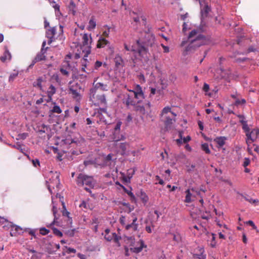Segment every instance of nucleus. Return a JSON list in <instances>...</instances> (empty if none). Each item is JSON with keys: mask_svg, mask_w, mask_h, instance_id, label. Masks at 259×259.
<instances>
[{"mask_svg": "<svg viewBox=\"0 0 259 259\" xmlns=\"http://www.w3.org/2000/svg\"><path fill=\"white\" fill-rule=\"evenodd\" d=\"M208 40L199 30H192L188 37L189 44L185 49L184 55L189 52H192L200 46L206 45Z\"/></svg>", "mask_w": 259, "mask_h": 259, "instance_id": "obj_1", "label": "nucleus"}, {"mask_svg": "<svg viewBox=\"0 0 259 259\" xmlns=\"http://www.w3.org/2000/svg\"><path fill=\"white\" fill-rule=\"evenodd\" d=\"M151 29V28L148 27L146 30L141 32L139 39L137 40L140 54L146 52L148 47H152L155 45V36Z\"/></svg>", "mask_w": 259, "mask_h": 259, "instance_id": "obj_2", "label": "nucleus"}, {"mask_svg": "<svg viewBox=\"0 0 259 259\" xmlns=\"http://www.w3.org/2000/svg\"><path fill=\"white\" fill-rule=\"evenodd\" d=\"M95 181L92 176H89L83 174H80L76 179V183L79 186H85L84 189L87 192H91V188L94 187Z\"/></svg>", "mask_w": 259, "mask_h": 259, "instance_id": "obj_3", "label": "nucleus"}, {"mask_svg": "<svg viewBox=\"0 0 259 259\" xmlns=\"http://www.w3.org/2000/svg\"><path fill=\"white\" fill-rule=\"evenodd\" d=\"M90 99L93 101L95 102V104H97L98 105H106V100L105 96L103 94H99L97 92L96 89H92L90 90Z\"/></svg>", "mask_w": 259, "mask_h": 259, "instance_id": "obj_4", "label": "nucleus"}, {"mask_svg": "<svg viewBox=\"0 0 259 259\" xmlns=\"http://www.w3.org/2000/svg\"><path fill=\"white\" fill-rule=\"evenodd\" d=\"M92 38L91 34L84 33L82 36L81 49L85 52L84 57H87L91 52V42Z\"/></svg>", "mask_w": 259, "mask_h": 259, "instance_id": "obj_5", "label": "nucleus"}, {"mask_svg": "<svg viewBox=\"0 0 259 259\" xmlns=\"http://www.w3.org/2000/svg\"><path fill=\"white\" fill-rule=\"evenodd\" d=\"M46 45V42L45 41H44L42 42V48L40 50V51L37 54L36 56L33 60L32 63L30 65V66H33L36 62L46 60V56L45 54L46 53L47 49L49 48L48 47L45 48Z\"/></svg>", "mask_w": 259, "mask_h": 259, "instance_id": "obj_6", "label": "nucleus"}, {"mask_svg": "<svg viewBox=\"0 0 259 259\" xmlns=\"http://www.w3.org/2000/svg\"><path fill=\"white\" fill-rule=\"evenodd\" d=\"M60 185V179L59 175L56 172L53 174L51 179H50L48 187L49 191L52 193L53 190L58 189Z\"/></svg>", "mask_w": 259, "mask_h": 259, "instance_id": "obj_7", "label": "nucleus"}, {"mask_svg": "<svg viewBox=\"0 0 259 259\" xmlns=\"http://www.w3.org/2000/svg\"><path fill=\"white\" fill-rule=\"evenodd\" d=\"M128 91L134 95L135 98L138 100L137 103H140L145 98L142 87L139 84H137L134 90H128Z\"/></svg>", "mask_w": 259, "mask_h": 259, "instance_id": "obj_8", "label": "nucleus"}, {"mask_svg": "<svg viewBox=\"0 0 259 259\" xmlns=\"http://www.w3.org/2000/svg\"><path fill=\"white\" fill-rule=\"evenodd\" d=\"M135 99H136L135 98L134 95L130 92V93H125L124 95L122 102L127 107H129L130 106H135L136 104Z\"/></svg>", "mask_w": 259, "mask_h": 259, "instance_id": "obj_9", "label": "nucleus"}, {"mask_svg": "<svg viewBox=\"0 0 259 259\" xmlns=\"http://www.w3.org/2000/svg\"><path fill=\"white\" fill-rule=\"evenodd\" d=\"M246 143L248 145L254 142L259 136V129L254 128L250 131L249 133L246 135Z\"/></svg>", "mask_w": 259, "mask_h": 259, "instance_id": "obj_10", "label": "nucleus"}, {"mask_svg": "<svg viewBox=\"0 0 259 259\" xmlns=\"http://www.w3.org/2000/svg\"><path fill=\"white\" fill-rule=\"evenodd\" d=\"M81 90V87L78 83L71 85L69 87V91L73 97L76 99H80V92Z\"/></svg>", "mask_w": 259, "mask_h": 259, "instance_id": "obj_11", "label": "nucleus"}, {"mask_svg": "<svg viewBox=\"0 0 259 259\" xmlns=\"http://www.w3.org/2000/svg\"><path fill=\"white\" fill-rule=\"evenodd\" d=\"M131 215L132 218V223L127 224L125 226V229L127 231L131 230L136 231L138 230V224L137 223L138 219L134 213H132Z\"/></svg>", "mask_w": 259, "mask_h": 259, "instance_id": "obj_12", "label": "nucleus"}, {"mask_svg": "<svg viewBox=\"0 0 259 259\" xmlns=\"http://www.w3.org/2000/svg\"><path fill=\"white\" fill-rule=\"evenodd\" d=\"M104 238L108 241L113 240L115 243L118 242L119 240V238L117 234L115 233L110 234V230L108 229L105 231Z\"/></svg>", "mask_w": 259, "mask_h": 259, "instance_id": "obj_13", "label": "nucleus"}, {"mask_svg": "<svg viewBox=\"0 0 259 259\" xmlns=\"http://www.w3.org/2000/svg\"><path fill=\"white\" fill-rule=\"evenodd\" d=\"M70 65L68 61H65L64 64L62 65L60 69V71L63 75L68 76L69 75V70Z\"/></svg>", "mask_w": 259, "mask_h": 259, "instance_id": "obj_14", "label": "nucleus"}, {"mask_svg": "<svg viewBox=\"0 0 259 259\" xmlns=\"http://www.w3.org/2000/svg\"><path fill=\"white\" fill-rule=\"evenodd\" d=\"M144 242L143 240H140V241L137 242V245L136 247H131L130 250L134 253H138L140 252L144 247H146Z\"/></svg>", "mask_w": 259, "mask_h": 259, "instance_id": "obj_15", "label": "nucleus"}, {"mask_svg": "<svg viewBox=\"0 0 259 259\" xmlns=\"http://www.w3.org/2000/svg\"><path fill=\"white\" fill-rule=\"evenodd\" d=\"M56 29L55 27H51L46 32V36L49 38L48 44H50L53 41V38L56 34Z\"/></svg>", "mask_w": 259, "mask_h": 259, "instance_id": "obj_16", "label": "nucleus"}, {"mask_svg": "<svg viewBox=\"0 0 259 259\" xmlns=\"http://www.w3.org/2000/svg\"><path fill=\"white\" fill-rule=\"evenodd\" d=\"M110 42L107 39L102 36H100L97 41V48L99 49L103 48L106 46H108Z\"/></svg>", "mask_w": 259, "mask_h": 259, "instance_id": "obj_17", "label": "nucleus"}, {"mask_svg": "<svg viewBox=\"0 0 259 259\" xmlns=\"http://www.w3.org/2000/svg\"><path fill=\"white\" fill-rule=\"evenodd\" d=\"M227 139L225 137H218L214 139V142L217 144L218 148H221L225 144Z\"/></svg>", "mask_w": 259, "mask_h": 259, "instance_id": "obj_18", "label": "nucleus"}, {"mask_svg": "<svg viewBox=\"0 0 259 259\" xmlns=\"http://www.w3.org/2000/svg\"><path fill=\"white\" fill-rule=\"evenodd\" d=\"M176 121L175 117L174 116L173 118H171L169 116L165 117V119L164 121V125L165 128L167 130L170 128L172 125V124Z\"/></svg>", "mask_w": 259, "mask_h": 259, "instance_id": "obj_19", "label": "nucleus"}, {"mask_svg": "<svg viewBox=\"0 0 259 259\" xmlns=\"http://www.w3.org/2000/svg\"><path fill=\"white\" fill-rule=\"evenodd\" d=\"M135 174V170L133 169H129L127 170L126 175L125 176H123V180L128 183L130 182V180L131 178L133 177V175Z\"/></svg>", "mask_w": 259, "mask_h": 259, "instance_id": "obj_20", "label": "nucleus"}, {"mask_svg": "<svg viewBox=\"0 0 259 259\" xmlns=\"http://www.w3.org/2000/svg\"><path fill=\"white\" fill-rule=\"evenodd\" d=\"M114 60L115 64V66L117 68H119L123 66V61L122 57L119 55H116Z\"/></svg>", "mask_w": 259, "mask_h": 259, "instance_id": "obj_21", "label": "nucleus"}, {"mask_svg": "<svg viewBox=\"0 0 259 259\" xmlns=\"http://www.w3.org/2000/svg\"><path fill=\"white\" fill-rule=\"evenodd\" d=\"M22 231V229L17 226H12L11 227L10 235L11 236H16L20 232Z\"/></svg>", "mask_w": 259, "mask_h": 259, "instance_id": "obj_22", "label": "nucleus"}, {"mask_svg": "<svg viewBox=\"0 0 259 259\" xmlns=\"http://www.w3.org/2000/svg\"><path fill=\"white\" fill-rule=\"evenodd\" d=\"M129 145L128 144L126 143H121L119 145V148L120 154L123 155L125 154L127 148L128 147Z\"/></svg>", "mask_w": 259, "mask_h": 259, "instance_id": "obj_23", "label": "nucleus"}, {"mask_svg": "<svg viewBox=\"0 0 259 259\" xmlns=\"http://www.w3.org/2000/svg\"><path fill=\"white\" fill-rule=\"evenodd\" d=\"M241 196L247 201L249 202L251 204H254L255 205H257L259 203V200L257 199H253L249 196L247 195H241Z\"/></svg>", "mask_w": 259, "mask_h": 259, "instance_id": "obj_24", "label": "nucleus"}, {"mask_svg": "<svg viewBox=\"0 0 259 259\" xmlns=\"http://www.w3.org/2000/svg\"><path fill=\"white\" fill-rule=\"evenodd\" d=\"M55 93L56 88L53 85L51 84L47 91L48 96L50 100H52V97L55 94Z\"/></svg>", "mask_w": 259, "mask_h": 259, "instance_id": "obj_25", "label": "nucleus"}, {"mask_svg": "<svg viewBox=\"0 0 259 259\" xmlns=\"http://www.w3.org/2000/svg\"><path fill=\"white\" fill-rule=\"evenodd\" d=\"M11 59V55L8 50H6L3 56L0 57V60L4 62L7 60H10Z\"/></svg>", "mask_w": 259, "mask_h": 259, "instance_id": "obj_26", "label": "nucleus"}, {"mask_svg": "<svg viewBox=\"0 0 259 259\" xmlns=\"http://www.w3.org/2000/svg\"><path fill=\"white\" fill-rule=\"evenodd\" d=\"M43 82V79L42 77H38L36 81H34L33 83V87L35 88H38L39 90L42 91V82Z\"/></svg>", "mask_w": 259, "mask_h": 259, "instance_id": "obj_27", "label": "nucleus"}, {"mask_svg": "<svg viewBox=\"0 0 259 259\" xmlns=\"http://www.w3.org/2000/svg\"><path fill=\"white\" fill-rule=\"evenodd\" d=\"M210 11V8L208 5H205L204 7L201 9V13L202 17H206L208 13Z\"/></svg>", "mask_w": 259, "mask_h": 259, "instance_id": "obj_28", "label": "nucleus"}, {"mask_svg": "<svg viewBox=\"0 0 259 259\" xmlns=\"http://www.w3.org/2000/svg\"><path fill=\"white\" fill-rule=\"evenodd\" d=\"M134 107L135 110L138 112L140 114L143 115L146 114V110L145 107L143 106L137 105L136 103Z\"/></svg>", "mask_w": 259, "mask_h": 259, "instance_id": "obj_29", "label": "nucleus"}, {"mask_svg": "<svg viewBox=\"0 0 259 259\" xmlns=\"http://www.w3.org/2000/svg\"><path fill=\"white\" fill-rule=\"evenodd\" d=\"M170 112L173 116L176 117L177 114L174 112L171 111V108L169 106L165 107L162 110L161 115L163 116L164 114H166Z\"/></svg>", "mask_w": 259, "mask_h": 259, "instance_id": "obj_30", "label": "nucleus"}, {"mask_svg": "<svg viewBox=\"0 0 259 259\" xmlns=\"http://www.w3.org/2000/svg\"><path fill=\"white\" fill-rule=\"evenodd\" d=\"M69 9L70 13L72 14L73 15H75L76 14V5L75 3L71 1L70 2L69 5Z\"/></svg>", "mask_w": 259, "mask_h": 259, "instance_id": "obj_31", "label": "nucleus"}, {"mask_svg": "<svg viewBox=\"0 0 259 259\" xmlns=\"http://www.w3.org/2000/svg\"><path fill=\"white\" fill-rule=\"evenodd\" d=\"M96 26V22L94 20V18L90 19L89 22V25L88 26V29L89 30H92L94 29Z\"/></svg>", "mask_w": 259, "mask_h": 259, "instance_id": "obj_32", "label": "nucleus"}, {"mask_svg": "<svg viewBox=\"0 0 259 259\" xmlns=\"http://www.w3.org/2000/svg\"><path fill=\"white\" fill-rule=\"evenodd\" d=\"M185 193L186 195L185 199V202L186 203H190L191 202V198L192 196V194L190 192V190L189 189H188L186 191Z\"/></svg>", "mask_w": 259, "mask_h": 259, "instance_id": "obj_33", "label": "nucleus"}, {"mask_svg": "<svg viewBox=\"0 0 259 259\" xmlns=\"http://www.w3.org/2000/svg\"><path fill=\"white\" fill-rule=\"evenodd\" d=\"M246 100L244 99H236L234 102V105L236 106H239L241 105H243L245 104Z\"/></svg>", "mask_w": 259, "mask_h": 259, "instance_id": "obj_34", "label": "nucleus"}, {"mask_svg": "<svg viewBox=\"0 0 259 259\" xmlns=\"http://www.w3.org/2000/svg\"><path fill=\"white\" fill-rule=\"evenodd\" d=\"M105 28H106V30L103 31L102 35L101 36L105 38L109 37V33H110V27L108 26V25H105L104 26Z\"/></svg>", "mask_w": 259, "mask_h": 259, "instance_id": "obj_35", "label": "nucleus"}, {"mask_svg": "<svg viewBox=\"0 0 259 259\" xmlns=\"http://www.w3.org/2000/svg\"><path fill=\"white\" fill-rule=\"evenodd\" d=\"M201 149L206 154H209L210 150L209 149L208 144L207 143H203L201 146Z\"/></svg>", "mask_w": 259, "mask_h": 259, "instance_id": "obj_36", "label": "nucleus"}, {"mask_svg": "<svg viewBox=\"0 0 259 259\" xmlns=\"http://www.w3.org/2000/svg\"><path fill=\"white\" fill-rule=\"evenodd\" d=\"M173 241H175L176 243H178L181 240V237L178 233L172 234Z\"/></svg>", "mask_w": 259, "mask_h": 259, "instance_id": "obj_37", "label": "nucleus"}, {"mask_svg": "<svg viewBox=\"0 0 259 259\" xmlns=\"http://www.w3.org/2000/svg\"><path fill=\"white\" fill-rule=\"evenodd\" d=\"M121 125V122H120V121H119L116 123V124L114 128V135L115 134L119 133Z\"/></svg>", "mask_w": 259, "mask_h": 259, "instance_id": "obj_38", "label": "nucleus"}, {"mask_svg": "<svg viewBox=\"0 0 259 259\" xmlns=\"http://www.w3.org/2000/svg\"><path fill=\"white\" fill-rule=\"evenodd\" d=\"M242 129L243 130L244 132L245 133L246 135H247V134L249 133V132L250 131V130L249 127H248L247 122H243V124H242Z\"/></svg>", "mask_w": 259, "mask_h": 259, "instance_id": "obj_39", "label": "nucleus"}, {"mask_svg": "<svg viewBox=\"0 0 259 259\" xmlns=\"http://www.w3.org/2000/svg\"><path fill=\"white\" fill-rule=\"evenodd\" d=\"M51 112L53 113H57L60 114L62 112V110L59 106L54 105V106L51 110Z\"/></svg>", "mask_w": 259, "mask_h": 259, "instance_id": "obj_40", "label": "nucleus"}, {"mask_svg": "<svg viewBox=\"0 0 259 259\" xmlns=\"http://www.w3.org/2000/svg\"><path fill=\"white\" fill-rule=\"evenodd\" d=\"M42 254L40 252H37L35 254H32L31 259H41Z\"/></svg>", "mask_w": 259, "mask_h": 259, "instance_id": "obj_41", "label": "nucleus"}, {"mask_svg": "<svg viewBox=\"0 0 259 259\" xmlns=\"http://www.w3.org/2000/svg\"><path fill=\"white\" fill-rule=\"evenodd\" d=\"M119 222L122 226L124 227V228L125 227L127 224H126V218L124 216L121 215L120 217Z\"/></svg>", "mask_w": 259, "mask_h": 259, "instance_id": "obj_42", "label": "nucleus"}, {"mask_svg": "<svg viewBox=\"0 0 259 259\" xmlns=\"http://www.w3.org/2000/svg\"><path fill=\"white\" fill-rule=\"evenodd\" d=\"M62 205H63V209L64 210H63L62 211V214L63 216H65V217H67L68 218H69V214H70V213L69 212H68L66 208H65V204L63 202H62Z\"/></svg>", "mask_w": 259, "mask_h": 259, "instance_id": "obj_43", "label": "nucleus"}, {"mask_svg": "<svg viewBox=\"0 0 259 259\" xmlns=\"http://www.w3.org/2000/svg\"><path fill=\"white\" fill-rule=\"evenodd\" d=\"M53 233L57 236L62 237L63 236L62 233L57 228L53 229Z\"/></svg>", "mask_w": 259, "mask_h": 259, "instance_id": "obj_44", "label": "nucleus"}, {"mask_svg": "<svg viewBox=\"0 0 259 259\" xmlns=\"http://www.w3.org/2000/svg\"><path fill=\"white\" fill-rule=\"evenodd\" d=\"M50 232V231L45 228H41L39 230V233L42 235H47Z\"/></svg>", "mask_w": 259, "mask_h": 259, "instance_id": "obj_45", "label": "nucleus"}, {"mask_svg": "<svg viewBox=\"0 0 259 259\" xmlns=\"http://www.w3.org/2000/svg\"><path fill=\"white\" fill-rule=\"evenodd\" d=\"M95 87L97 88H101L102 90H105V88L107 87V85L103 84V83L98 82L96 83Z\"/></svg>", "mask_w": 259, "mask_h": 259, "instance_id": "obj_46", "label": "nucleus"}, {"mask_svg": "<svg viewBox=\"0 0 259 259\" xmlns=\"http://www.w3.org/2000/svg\"><path fill=\"white\" fill-rule=\"evenodd\" d=\"M85 58V57H84L83 62L82 63V67H81V71L83 72H85V68H86L87 65V60Z\"/></svg>", "mask_w": 259, "mask_h": 259, "instance_id": "obj_47", "label": "nucleus"}, {"mask_svg": "<svg viewBox=\"0 0 259 259\" xmlns=\"http://www.w3.org/2000/svg\"><path fill=\"white\" fill-rule=\"evenodd\" d=\"M193 259H205V256L203 254H194Z\"/></svg>", "mask_w": 259, "mask_h": 259, "instance_id": "obj_48", "label": "nucleus"}, {"mask_svg": "<svg viewBox=\"0 0 259 259\" xmlns=\"http://www.w3.org/2000/svg\"><path fill=\"white\" fill-rule=\"evenodd\" d=\"M18 73H14L13 74H11L10 76H9V81H13L16 77L17 76Z\"/></svg>", "mask_w": 259, "mask_h": 259, "instance_id": "obj_49", "label": "nucleus"}, {"mask_svg": "<svg viewBox=\"0 0 259 259\" xmlns=\"http://www.w3.org/2000/svg\"><path fill=\"white\" fill-rule=\"evenodd\" d=\"M250 163V159L248 158H245L244 159V161L243 164V166L245 167H246L247 166H248Z\"/></svg>", "mask_w": 259, "mask_h": 259, "instance_id": "obj_50", "label": "nucleus"}, {"mask_svg": "<svg viewBox=\"0 0 259 259\" xmlns=\"http://www.w3.org/2000/svg\"><path fill=\"white\" fill-rule=\"evenodd\" d=\"M32 162L33 163V165L35 167H37V166H39V161L37 159H33L32 160Z\"/></svg>", "mask_w": 259, "mask_h": 259, "instance_id": "obj_51", "label": "nucleus"}, {"mask_svg": "<svg viewBox=\"0 0 259 259\" xmlns=\"http://www.w3.org/2000/svg\"><path fill=\"white\" fill-rule=\"evenodd\" d=\"M151 227H152V228H154V226L153 224H152L151 227V226H146V228H145V230H146V231L148 233H151L152 232V229H151Z\"/></svg>", "mask_w": 259, "mask_h": 259, "instance_id": "obj_52", "label": "nucleus"}, {"mask_svg": "<svg viewBox=\"0 0 259 259\" xmlns=\"http://www.w3.org/2000/svg\"><path fill=\"white\" fill-rule=\"evenodd\" d=\"M67 251L66 252L67 253H75L76 252V249L71 248V247H66Z\"/></svg>", "mask_w": 259, "mask_h": 259, "instance_id": "obj_53", "label": "nucleus"}, {"mask_svg": "<svg viewBox=\"0 0 259 259\" xmlns=\"http://www.w3.org/2000/svg\"><path fill=\"white\" fill-rule=\"evenodd\" d=\"M102 65V63L100 61H97L95 64V68L98 69Z\"/></svg>", "mask_w": 259, "mask_h": 259, "instance_id": "obj_54", "label": "nucleus"}, {"mask_svg": "<svg viewBox=\"0 0 259 259\" xmlns=\"http://www.w3.org/2000/svg\"><path fill=\"white\" fill-rule=\"evenodd\" d=\"M211 236H212V240H211V246L214 247V246H215V244H216V243L215 242V235L213 233H212Z\"/></svg>", "mask_w": 259, "mask_h": 259, "instance_id": "obj_55", "label": "nucleus"}, {"mask_svg": "<svg viewBox=\"0 0 259 259\" xmlns=\"http://www.w3.org/2000/svg\"><path fill=\"white\" fill-rule=\"evenodd\" d=\"M209 90V85L206 83H204L203 87V91L205 92H207Z\"/></svg>", "mask_w": 259, "mask_h": 259, "instance_id": "obj_56", "label": "nucleus"}, {"mask_svg": "<svg viewBox=\"0 0 259 259\" xmlns=\"http://www.w3.org/2000/svg\"><path fill=\"white\" fill-rule=\"evenodd\" d=\"M183 142L184 143H186L191 140V137L189 136H187L186 137L182 138Z\"/></svg>", "mask_w": 259, "mask_h": 259, "instance_id": "obj_57", "label": "nucleus"}, {"mask_svg": "<svg viewBox=\"0 0 259 259\" xmlns=\"http://www.w3.org/2000/svg\"><path fill=\"white\" fill-rule=\"evenodd\" d=\"M182 134H183V133L182 132L179 133V136H180V138L176 140L177 143L178 144H182Z\"/></svg>", "mask_w": 259, "mask_h": 259, "instance_id": "obj_58", "label": "nucleus"}, {"mask_svg": "<svg viewBox=\"0 0 259 259\" xmlns=\"http://www.w3.org/2000/svg\"><path fill=\"white\" fill-rule=\"evenodd\" d=\"M156 180L158 181V183L160 185H163L164 184V181L160 179V177L158 176H156Z\"/></svg>", "mask_w": 259, "mask_h": 259, "instance_id": "obj_59", "label": "nucleus"}, {"mask_svg": "<svg viewBox=\"0 0 259 259\" xmlns=\"http://www.w3.org/2000/svg\"><path fill=\"white\" fill-rule=\"evenodd\" d=\"M247 224H249L250 226H252L253 229H256V227L254 225V223L252 221H248L247 222Z\"/></svg>", "mask_w": 259, "mask_h": 259, "instance_id": "obj_60", "label": "nucleus"}, {"mask_svg": "<svg viewBox=\"0 0 259 259\" xmlns=\"http://www.w3.org/2000/svg\"><path fill=\"white\" fill-rule=\"evenodd\" d=\"M166 187L167 188L170 189V190H169L170 192L174 191L177 188V187L175 186L171 187L170 185H167Z\"/></svg>", "mask_w": 259, "mask_h": 259, "instance_id": "obj_61", "label": "nucleus"}, {"mask_svg": "<svg viewBox=\"0 0 259 259\" xmlns=\"http://www.w3.org/2000/svg\"><path fill=\"white\" fill-rule=\"evenodd\" d=\"M161 46L162 47V48L163 49V52L164 53H168L169 50V48L167 46H165L164 45H163V44H161Z\"/></svg>", "mask_w": 259, "mask_h": 259, "instance_id": "obj_62", "label": "nucleus"}, {"mask_svg": "<svg viewBox=\"0 0 259 259\" xmlns=\"http://www.w3.org/2000/svg\"><path fill=\"white\" fill-rule=\"evenodd\" d=\"M77 255L80 259H87V256L85 254L78 253Z\"/></svg>", "mask_w": 259, "mask_h": 259, "instance_id": "obj_63", "label": "nucleus"}, {"mask_svg": "<svg viewBox=\"0 0 259 259\" xmlns=\"http://www.w3.org/2000/svg\"><path fill=\"white\" fill-rule=\"evenodd\" d=\"M52 211L54 215L55 218H56V214L57 212V208L55 206H53L52 208Z\"/></svg>", "mask_w": 259, "mask_h": 259, "instance_id": "obj_64", "label": "nucleus"}]
</instances>
